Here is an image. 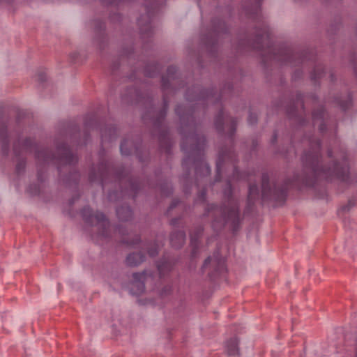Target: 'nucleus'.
I'll return each mask as SVG.
<instances>
[{"instance_id":"3","label":"nucleus","mask_w":357,"mask_h":357,"mask_svg":"<svg viewBox=\"0 0 357 357\" xmlns=\"http://www.w3.org/2000/svg\"><path fill=\"white\" fill-rule=\"evenodd\" d=\"M224 195L227 199V204L224 206H210L207 212L208 215H211L214 222L221 225L230 222L235 228L239 223L240 217L238 202L232 197L231 179L227 181Z\"/></svg>"},{"instance_id":"13","label":"nucleus","mask_w":357,"mask_h":357,"mask_svg":"<svg viewBox=\"0 0 357 357\" xmlns=\"http://www.w3.org/2000/svg\"><path fill=\"white\" fill-rule=\"evenodd\" d=\"M176 72L177 68L175 66H169L167 68V75L162 77V86L164 90H167L174 85Z\"/></svg>"},{"instance_id":"23","label":"nucleus","mask_w":357,"mask_h":357,"mask_svg":"<svg viewBox=\"0 0 357 357\" xmlns=\"http://www.w3.org/2000/svg\"><path fill=\"white\" fill-rule=\"evenodd\" d=\"M131 236L132 238V240H130L129 236H123L122 238V242L130 245H135L139 242V237L137 235L131 234Z\"/></svg>"},{"instance_id":"4","label":"nucleus","mask_w":357,"mask_h":357,"mask_svg":"<svg viewBox=\"0 0 357 357\" xmlns=\"http://www.w3.org/2000/svg\"><path fill=\"white\" fill-rule=\"evenodd\" d=\"M204 135H184L181 142V149L192 158L195 162L200 160L204 174L209 175L211 169L208 164L203 160L205 149Z\"/></svg>"},{"instance_id":"33","label":"nucleus","mask_w":357,"mask_h":357,"mask_svg":"<svg viewBox=\"0 0 357 357\" xmlns=\"http://www.w3.org/2000/svg\"><path fill=\"white\" fill-rule=\"evenodd\" d=\"M172 291V287H169V286H167V287H165L162 290V295H167L169 293H170V291Z\"/></svg>"},{"instance_id":"44","label":"nucleus","mask_w":357,"mask_h":357,"mask_svg":"<svg viewBox=\"0 0 357 357\" xmlns=\"http://www.w3.org/2000/svg\"><path fill=\"white\" fill-rule=\"evenodd\" d=\"M196 172H197V174H199V168L197 167Z\"/></svg>"},{"instance_id":"24","label":"nucleus","mask_w":357,"mask_h":357,"mask_svg":"<svg viewBox=\"0 0 357 357\" xmlns=\"http://www.w3.org/2000/svg\"><path fill=\"white\" fill-rule=\"evenodd\" d=\"M224 112L221 111L218 116L215 119V126L219 129L221 130L224 126Z\"/></svg>"},{"instance_id":"5","label":"nucleus","mask_w":357,"mask_h":357,"mask_svg":"<svg viewBox=\"0 0 357 357\" xmlns=\"http://www.w3.org/2000/svg\"><path fill=\"white\" fill-rule=\"evenodd\" d=\"M82 215L88 223L95 224L98 227V235L102 238H107L110 236V225L105 215L100 212L93 213L89 207H84L82 210Z\"/></svg>"},{"instance_id":"32","label":"nucleus","mask_w":357,"mask_h":357,"mask_svg":"<svg viewBox=\"0 0 357 357\" xmlns=\"http://www.w3.org/2000/svg\"><path fill=\"white\" fill-rule=\"evenodd\" d=\"M138 24L139 25L141 26V30L142 31H147V30H149V29L151 28V25H150V23H149L146 27H142V20H139L138 21Z\"/></svg>"},{"instance_id":"30","label":"nucleus","mask_w":357,"mask_h":357,"mask_svg":"<svg viewBox=\"0 0 357 357\" xmlns=\"http://www.w3.org/2000/svg\"><path fill=\"white\" fill-rule=\"evenodd\" d=\"M205 197H206V190H202L199 192L198 197H197L198 200L200 202H204L205 200Z\"/></svg>"},{"instance_id":"17","label":"nucleus","mask_w":357,"mask_h":357,"mask_svg":"<svg viewBox=\"0 0 357 357\" xmlns=\"http://www.w3.org/2000/svg\"><path fill=\"white\" fill-rule=\"evenodd\" d=\"M172 268V262L169 259H164L158 264V270L160 276L164 277L167 273L171 271Z\"/></svg>"},{"instance_id":"9","label":"nucleus","mask_w":357,"mask_h":357,"mask_svg":"<svg viewBox=\"0 0 357 357\" xmlns=\"http://www.w3.org/2000/svg\"><path fill=\"white\" fill-rule=\"evenodd\" d=\"M56 158L61 162L67 165H73L77 161V155L73 153L70 147L66 143H62L58 146Z\"/></svg>"},{"instance_id":"12","label":"nucleus","mask_w":357,"mask_h":357,"mask_svg":"<svg viewBox=\"0 0 357 357\" xmlns=\"http://www.w3.org/2000/svg\"><path fill=\"white\" fill-rule=\"evenodd\" d=\"M133 283L131 288V292L135 295H139L144 291V282L146 274L145 272L133 273Z\"/></svg>"},{"instance_id":"45","label":"nucleus","mask_w":357,"mask_h":357,"mask_svg":"<svg viewBox=\"0 0 357 357\" xmlns=\"http://www.w3.org/2000/svg\"><path fill=\"white\" fill-rule=\"evenodd\" d=\"M355 71H356V73L357 74V66H355Z\"/></svg>"},{"instance_id":"37","label":"nucleus","mask_w":357,"mask_h":357,"mask_svg":"<svg viewBox=\"0 0 357 357\" xmlns=\"http://www.w3.org/2000/svg\"><path fill=\"white\" fill-rule=\"evenodd\" d=\"M162 137L160 138V142H167V135H160Z\"/></svg>"},{"instance_id":"41","label":"nucleus","mask_w":357,"mask_h":357,"mask_svg":"<svg viewBox=\"0 0 357 357\" xmlns=\"http://www.w3.org/2000/svg\"><path fill=\"white\" fill-rule=\"evenodd\" d=\"M68 127H70V128H71L73 126H71V125H68ZM69 131H70V132H73V131H75V130H74V129L70 128Z\"/></svg>"},{"instance_id":"14","label":"nucleus","mask_w":357,"mask_h":357,"mask_svg":"<svg viewBox=\"0 0 357 357\" xmlns=\"http://www.w3.org/2000/svg\"><path fill=\"white\" fill-rule=\"evenodd\" d=\"M185 239V234L183 231H174L170 236L171 244L176 248H181Z\"/></svg>"},{"instance_id":"38","label":"nucleus","mask_w":357,"mask_h":357,"mask_svg":"<svg viewBox=\"0 0 357 357\" xmlns=\"http://www.w3.org/2000/svg\"><path fill=\"white\" fill-rule=\"evenodd\" d=\"M2 149H3V153H6V152H7V151H8V146H7V145L3 144V147H2Z\"/></svg>"},{"instance_id":"42","label":"nucleus","mask_w":357,"mask_h":357,"mask_svg":"<svg viewBox=\"0 0 357 357\" xmlns=\"http://www.w3.org/2000/svg\"><path fill=\"white\" fill-rule=\"evenodd\" d=\"M7 140H8L7 137H3L2 139V141H3V142H6Z\"/></svg>"},{"instance_id":"28","label":"nucleus","mask_w":357,"mask_h":357,"mask_svg":"<svg viewBox=\"0 0 357 357\" xmlns=\"http://www.w3.org/2000/svg\"><path fill=\"white\" fill-rule=\"evenodd\" d=\"M166 112H167V102L165 100H164V107H163L162 109H161V111L160 112L158 121L160 122L165 116Z\"/></svg>"},{"instance_id":"21","label":"nucleus","mask_w":357,"mask_h":357,"mask_svg":"<svg viewBox=\"0 0 357 357\" xmlns=\"http://www.w3.org/2000/svg\"><path fill=\"white\" fill-rule=\"evenodd\" d=\"M325 69L322 65H317L315 66L313 72L312 73V79L316 81L318 79L322 78L325 75Z\"/></svg>"},{"instance_id":"26","label":"nucleus","mask_w":357,"mask_h":357,"mask_svg":"<svg viewBox=\"0 0 357 357\" xmlns=\"http://www.w3.org/2000/svg\"><path fill=\"white\" fill-rule=\"evenodd\" d=\"M127 144L128 142L126 141H123L121 144L120 150L123 155H130L132 152L131 150L127 147Z\"/></svg>"},{"instance_id":"19","label":"nucleus","mask_w":357,"mask_h":357,"mask_svg":"<svg viewBox=\"0 0 357 357\" xmlns=\"http://www.w3.org/2000/svg\"><path fill=\"white\" fill-rule=\"evenodd\" d=\"M259 192L257 185L256 184H250L248 196L249 203L252 204L259 197Z\"/></svg>"},{"instance_id":"1","label":"nucleus","mask_w":357,"mask_h":357,"mask_svg":"<svg viewBox=\"0 0 357 357\" xmlns=\"http://www.w3.org/2000/svg\"><path fill=\"white\" fill-rule=\"evenodd\" d=\"M317 135H305L307 137L309 150L303 156L305 167L309 169L314 178L332 181L338 179L341 181L349 182V165L345 153H342L340 161L333 156L332 151H328L327 158L332 164L326 166L324 163L321 155V142Z\"/></svg>"},{"instance_id":"25","label":"nucleus","mask_w":357,"mask_h":357,"mask_svg":"<svg viewBox=\"0 0 357 357\" xmlns=\"http://www.w3.org/2000/svg\"><path fill=\"white\" fill-rule=\"evenodd\" d=\"M351 102V97L348 95L347 97V99L345 100H338V104L340 106V107L346 110L347 108L349 107Z\"/></svg>"},{"instance_id":"16","label":"nucleus","mask_w":357,"mask_h":357,"mask_svg":"<svg viewBox=\"0 0 357 357\" xmlns=\"http://www.w3.org/2000/svg\"><path fill=\"white\" fill-rule=\"evenodd\" d=\"M108 172V167L106 164L102 165L101 167L99 168L97 174H95L93 172H91L89 175V178L91 181H98L101 183H102L105 181V176Z\"/></svg>"},{"instance_id":"22","label":"nucleus","mask_w":357,"mask_h":357,"mask_svg":"<svg viewBox=\"0 0 357 357\" xmlns=\"http://www.w3.org/2000/svg\"><path fill=\"white\" fill-rule=\"evenodd\" d=\"M203 229L199 227L196 229L194 234H190V243L194 249L197 248L198 245V240L202 233Z\"/></svg>"},{"instance_id":"20","label":"nucleus","mask_w":357,"mask_h":357,"mask_svg":"<svg viewBox=\"0 0 357 357\" xmlns=\"http://www.w3.org/2000/svg\"><path fill=\"white\" fill-rule=\"evenodd\" d=\"M116 213L119 219L127 221L132 215V212L128 207H121L116 210Z\"/></svg>"},{"instance_id":"18","label":"nucleus","mask_w":357,"mask_h":357,"mask_svg":"<svg viewBox=\"0 0 357 357\" xmlns=\"http://www.w3.org/2000/svg\"><path fill=\"white\" fill-rule=\"evenodd\" d=\"M226 347L229 356L235 357L238 355V342L236 338L229 340L227 342Z\"/></svg>"},{"instance_id":"15","label":"nucleus","mask_w":357,"mask_h":357,"mask_svg":"<svg viewBox=\"0 0 357 357\" xmlns=\"http://www.w3.org/2000/svg\"><path fill=\"white\" fill-rule=\"evenodd\" d=\"M145 259V256L141 252H133L126 258V263L128 266H135L140 264Z\"/></svg>"},{"instance_id":"6","label":"nucleus","mask_w":357,"mask_h":357,"mask_svg":"<svg viewBox=\"0 0 357 357\" xmlns=\"http://www.w3.org/2000/svg\"><path fill=\"white\" fill-rule=\"evenodd\" d=\"M236 154L232 148H225L221 150L217 161V177L216 181L221 180L222 172L225 167L230 165L233 169V178H238V170L235 166Z\"/></svg>"},{"instance_id":"40","label":"nucleus","mask_w":357,"mask_h":357,"mask_svg":"<svg viewBox=\"0 0 357 357\" xmlns=\"http://www.w3.org/2000/svg\"><path fill=\"white\" fill-rule=\"evenodd\" d=\"M116 231L123 236H125L123 231L121 228H119Z\"/></svg>"},{"instance_id":"7","label":"nucleus","mask_w":357,"mask_h":357,"mask_svg":"<svg viewBox=\"0 0 357 357\" xmlns=\"http://www.w3.org/2000/svg\"><path fill=\"white\" fill-rule=\"evenodd\" d=\"M287 188V185H285L284 186H282L278 189L275 185H274L273 188H271L269 183L268 176L267 174H263L261 178V194L263 199L284 198L286 195Z\"/></svg>"},{"instance_id":"8","label":"nucleus","mask_w":357,"mask_h":357,"mask_svg":"<svg viewBox=\"0 0 357 357\" xmlns=\"http://www.w3.org/2000/svg\"><path fill=\"white\" fill-rule=\"evenodd\" d=\"M303 104V95L298 93L296 101L287 108L288 114L296 118L301 125H305L306 121V114Z\"/></svg>"},{"instance_id":"10","label":"nucleus","mask_w":357,"mask_h":357,"mask_svg":"<svg viewBox=\"0 0 357 357\" xmlns=\"http://www.w3.org/2000/svg\"><path fill=\"white\" fill-rule=\"evenodd\" d=\"M208 268H212L215 273H220L225 269V260L224 257L220 256L218 252L213 255V257H208L204 263L203 270Z\"/></svg>"},{"instance_id":"36","label":"nucleus","mask_w":357,"mask_h":357,"mask_svg":"<svg viewBox=\"0 0 357 357\" xmlns=\"http://www.w3.org/2000/svg\"><path fill=\"white\" fill-rule=\"evenodd\" d=\"M178 220H177V219H173V220H172L171 224L173 226H176L178 224Z\"/></svg>"},{"instance_id":"35","label":"nucleus","mask_w":357,"mask_h":357,"mask_svg":"<svg viewBox=\"0 0 357 357\" xmlns=\"http://www.w3.org/2000/svg\"><path fill=\"white\" fill-rule=\"evenodd\" d=\"M177 206V202H176V201H173L170 207H169V211L172 210L174 208H175L176 206Z\"/></svg>"},{"instance_id":"11","label":"nucleus","mask_w":357,"mask_h":357,"mask_svg":"<svg viewBox=\"0 0 357 357\" xmlns=\"http://www.w3.org/2000/svg\"><path fill=\"white\" fill-rule=\"evenodd\" d=\"M325 116V109L322 106L314 109L311 116L312 125L314 126H318L319 130L321 132L326 130Z\"/></svg>"},{"instance_id":"43","label":"nucleus","mask_w":357,"mask_h":357,"mask_svg":"<svg viewBox=\"0 0 357 357\" xmlns=\"http://www.w3.org/2000/svg\"><path fill=\"white\" fill-rule=\"evenodd\" d=\"M169 149H170V145H168V146H167V147L166 148L167 151H169Z\"/></svg>"},{"instance_id":"29","label":"nucleus","mask_w":357,"mask_h":357,"mask_svg":"<svg viewBox=\"0 0 357 357\" xmlns=\"http://www.w3.org/2000/svg\"><path fill=\"white\" fill-rule=\"evenodd\" d=\"M7 132V125L3 120L0 118V134H6Z\"/></svg>"},{"instance_id":"39","label":"nucleus","mask_w":357,"mask_h":357,"mask_svg":"<svg viewBox=\"0 0 357 357\" xmlns=\"http://www.w3.org/2000/svg\"><path fill=\"white\" fill-rule=\"evenodd\" d=\"M349 206H344V207L343 208V210H344V211H349V208H350V206H351V203H350V202L349 203Z\"/></svg>"},{"instance_id":"34","label":"nucleus","mask_w":357,"mask_h":357,"mask_svg":"<svg viewBox=\"0 0 357 357\" xmlns=\"http://www.w3.org/2000/svg\"><path fill=\"white\" fill-rule=\"evenodd\" d=\"M106 2H107L109 4L112 5H118L119 0H105Z\"/></svg>"},{"instance_id":"31","label":"nucleus","mask_w":357,"mask_h":357,"mask_svg":"<svg viewBox=\"0 0 357 357\" xmlns=\"http://www.w3.org/2000/svg\"><path fill=\"white\" fill-rule=\"evenodd\" d=\"M46 78V75L44 72H40L38 74V80L40 82H44Z\"/></svg>"},{"instance_id":"27","label":"nucleus","mask_w":357,"mask_h":357,"mask_svg":"<svg viewBox=\"0 0 357 357\" xmlns=\"http://www.w3.org/2000/svg\"><path fill=\"white\" fill-rule=\"evenodd\" d=\"M158 245L154 243L151 247L148 248V253L150 256L153 257L158 254Z\"/></svg>"},{"instance_id":"2","label":"nucleus","mask_w":357,"mask_h":357,"mask_svg":"<svg viewBox=\"0 0 357 357\" xmlns=\"http://www.w3.org/2000/svg\"><path fill=\"white\" fill-rule=\"evenodd\" d=\"M261 0H255L254 8L246 11L250 18L259 20L256 30V37L252 45L253 48L260 51L261 56L266 59L275 60L284 63H294V59L299 56L291 49L287 47L277 48L273 43L271 33L267 24L261 20L259 6Z\"/></svg>"}]
</instances>
